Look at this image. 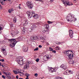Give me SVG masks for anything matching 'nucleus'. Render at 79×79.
I'll use <instances>...</instances> for the list:
<instances>
[{"instance_id":"55","label":"nucleus","mask_w":79,"mask_h":79,"mask_svg":"<svg viewBox=\"0 0 79 79\" xmlns=\"http://www.w3.org/2000/svg\"><path fill=\"white\" fill-rule=\"evenodd\" d=\"M46 32V30H43V32L45 33V32Z\"/></svg>"},{"instance_id":"37","label":"nucleus","mask_w":79,"mask_h":79,"mask_svg":"<svg viewBox=\"0 0 79 79\" xmlns=\"http://www.w3.org/2000/svg\"><path fill=\"white\" fill-rule=\"evenodd\" d=\"M35 61L36 62H38V61H39V59L37 58L36 60Z\"/></svg>"},{"instance_id":"19","label":"nucleus","mask_w":79,"mask_h":79,"mask_svg":"<svg viewBox=\"0 0 79 79\" xmlns=\"http://www.w3.org/2000/svg\"><path fill=\"white\" fill-rule=\"evenodd\" d=\"M23 68L24 69H26L29 68V65H27V64H26Z\"/></svg>"},{"instance_id":"9","label":"nucleus","mask_w":79,"mask_h":79,"mask_svg":"<svg viewBox=\"0 0 79 79\" xmlns=\"http://www.w3.org/2000/svg\"><path fill=\"white\" fill-rule=\"evenodd\" d=\"M27 4L29 8H30V9H32V8L33 5L31 2H27Z\"/></svg>"},{"instance_id":"26","label":"nucleus","mask_w":79,"mask_h":79,"mask_svg":"<svg viewBox=\"0 0 79 79\" xmlns=\"http://www.w3.org/2000/svg\"><path fill=\"white\" fill-rule=\"evenodd\" d=\"M49 30H46L45 33L46 34H49Z\"/></svg>"},{"instance_id":"50","label":"nucleus","mask_w":79,"mask_h":79,"mask_svg":"<svg viewBox=\"0 0 79 79\" xmlns=\"http://www.w3.org/2000/svg\"><path fill=\"white\" fill-rule=\"evenodd\" d=\"M2 78H3V79H5V77L4 75H2Z\"/></svg>"},{"instance_id":"51","label":"nucleus","mask_w":79,"mask_h":79,"mask_svg":"<svg viewBox=\"0 0 79 79\" xmlns=\"http://www.w3.org/2000/svg\"><path fill=\"white\" fill-rule=\"evenodd\" d=\"M52 52L54 53H56V51L54 50L52 51Z\"/></svg>"},{"instance_id":"52","label":"nucleus","mask_w":79,"mask_h":79,"mask_svg":"<svg viewBox=\"0 0 79 79\" xmlns=\"http://www.w3.org/2000/svg\"><path fill=\"white\" fill-rule=\"evenodd\" d=\"M39 48H42V46L40 45L39 46Z\"/></svg>"},{"instance_id":"58","label":"nucleus","mask_w":79,"mask_h":79,"mask_svg":"<svg viewBox=\"0 0 79 79\" xmlns=\"http://www.w3.org/2000/svg\"><path fill=\"white\" fill-rule=\"evenodd\" d=\"M40 79H44V77H43V78H40Z\"/></svg>"},{"instance_id":"36","label":"nucleus","mask_w":79,"mask_h":79,"mask_svg":"<svg viewBox=\"0 0 79 79\" xmlns=\"http://www.w3.org/2000/svg\"><path fill=\"white\" fill-rule=\"evenodd\" d=\"M61 77H57L55 78V79H60Z\"/></svg>"},{"instance_id":"3","label":"nucleus","mask_w":79,"mask_h":79,"mask_svg":"<svg viewBox=\"0 0 79 79\" xmlns=\"http://www.w3.org/2000/svg\"><path fill=\"white\" fill-rule=\"evenodd\" d=\"M65 53L67 56L69 57V59H73V58L74 57V54L73 51H65Z\"/></svg>"},{"instance_id":"22","label":"nucleus","mask_w":79,"mask_h":79,"mask_svg":"<svg viewBox=\"0 0 79 79\" xmlns=\"http://www.w3.org/2000/svg\"><path fill=\"white\" fill-rule=\"evenodd\" d=\"M14 11V9L13 8L10 9L8 10L9 13H11V11Z\"/></svg>"},{"instance_id":"41","label":"nucleus","mask_w":79,"mask_h":79,"mask_svg":"<svg viewBox=\"0 0 79 79\" xmlns=\"http://www.w3.org/2000/svg\"><path fill=\"white\" fill-rule=\"evenodd\" d=\"M0 61H2V62H4L5 61V60L4 59H1Z\"/></svg>"},{"instance_id":"30","label":"nucleus","mask_w":79,"mask_h":79,"mask_svg":"<svg viewBox=\"0 0 79 79\" xmlns=\"http://www.w3.org/2000/svg\"><path fill=\"white\" fill-rule=\"evenodd\" d=\"M13 21L14 23H16V19L15 18H14L13 19Z\"/></svg>"},{"instance_id":"5","label":"nucleus","mask_w":79,"mask_h":79,"mask_svg":"<svg viewBox=\"0 0 79 79\" xmlns=\"http://www.w3.org/2000/svg\"><path fill=\"white\" fill-rule=\"evenodd\" d=\"M61 1L62 2H63V4H64V5L65 6H66V5L68 6H71L73 5L71 2H69V1H67L66 0H61Z\"/></svg>"},{"instance_id":"44","label":"nucleus","mask_w":79,"mask_h":79,"mask_svg":"<svg viewBox=\"0 0 79 79\" xmlns=\"http://www.w3.org/2000/svg\"><path fill=\"white\" fill-rule=\"evenodd\" d=\"M41 39L43 40H45V38L44 37H41Z\"/></svg>"},{"instance_id":"53","label":"nucleus","mask_w":79,"mask_h":79,"mask_svg":"<svg viewBox=\"0 0 79 79\" xmlns=\"http://www.w3.org/2000/svg\"><path fill=\"white\" fill-rule=\"evenodd\" d=\"M38 39V38L37 36H35V40H37Z\"/></svg>"},{"instance_id":"45","label":"nucleus","mask_w":79,"mask_h":79,"mask_svg":"<svg viewBox=\"0 0 79 79\" xmlns=\"http://www.w3.org/2000/svg\"><path fill=\"white\" fill-rule=\"evenodd\" d=\"M20 6H21V4H19V6L18 7V8H19V9H21Z\"/></svg>"},{"instance_id":"57","label":"nucleus","mask_w":79,"mask_h":79,"mask_svg":"<svg viewBox=\"0 0 79 79\" xmlns=\"http://www.w3.org/2000/svg\"><path fill=\"white\" fill-rule=\"evenodd\" d=\"M2 27H0V31H1V30H2Z\"/></svg>"},{"instance_id":"16","label":"nucleus","mask_w":79,"mask_h":79,"mask_svg":"<svg viewBox=\"0 0 79 79\" xmlns=\"http://www.w3.org/2000/svg\"><path fill=\"white\" fill-rule=\"evenodd\" d=\"M19 58L20 59V60H21V61H22L23 63H24L26 61V59H23L21 57H19Z\"/></svg>"},{"instance_id":"39","label":"nucleus","mask_w":79,"mask_h":79,"mask_svg":"<svg viewBox=\"0 0 79 79\" xmlns=\"http://www.w3.org/2000/svg\"><path fill=\"white\" fill-rule=\"evenodd\" d=\"M5 51H5V49H2V52H5Z\"/></svg>"},{"instance_id":"38","label":"nucleus","mask_w":79,"mask_h":79,"mask_svg":"<svg viewBox=\"0 0 79 79\" xmlns=\"http://www.w3.org/2000/svg\"><path fill=\"white\" fill-rule=\"evenodd\" d=\"M35 1H38V2H44L43 0H35Z\"/></svg>"},{"instance_id":"14","label":"nucleus","mask_w":79,"mask_h":79,"mask_svg":"<svg viewBox=\"0 0 79 79\" xmlns=\"http://www.w3.org/2000/svg\"><path fill=\"white\" fill-rule=\"evenodd\" d=\"M69 35L71 38H73V31L72 30H70L69 31Z\"/></svg>"},{"instance_id":"47","label":"nucleus","mask_w":79,"mask_h":79,"mask_svg":"<svg viewBox=\"0 0 79 79\" xmlns=\"http://www.w3.org/2000/svg\"><path fill=\"white\" fill-rule=\"evenodd\" d=\"M60 44H61V43L60 42H58L56 43V44H58V45H60Z\"/></svg>"},{"instance_id":"63","label":"nucleus","mask_w":79,"mask_h":79,"mask_svg":"<svg viewBox=\"0 0 79 79\" xmlns=\"http://www.w3.org/2000/svg\"><path fill=\"white\" fill-rule=\"evenodd\" d=\"M4 2H5L6 1V0H3Z\"/></svg>"},{"instance_id":"42","label":"nucleus","mask_w":79,"mask_h":79,"mask_svg":"<svg viewBox=\"0 0 79 79\" xmlns=\"http://www.w3.org/2000/svg\"><path fill=\"white\" fill-rule=\"evenodd\" d=\"M11 27H13V24L12 23H11L10 24Z\"/></svg>"},{"instance_id":"27","label":"nucleus","mask_w":79,"mask_h":79,"mask_svg":"<svg viewBox=\"0 0 79 79\" xmlns=\"http://www.w3.org/2000/svg\"><path fill=\"white\" fill-rule=\"evenodd\" d=\"M25 76H26L27 77H29V76H30V75H29V74L27 73H25Z\"/></svg>"},{"instance_id":"7","label":"nucleus","mask_w":79,"mask_h":79,"mask_svg":"<svg viewBox=\"0 0 79 79\" xmlns=\"http://www.w3.org/2000/svg\"><path fill=\"white\" fill-rule=\"evenodd\" d=\"M49 69H50L49 71L51 73H53L54 72H56V70L58 69V67H57L54 69H53L52 67H49Z\"/></svg>"},{"instance_id":"11","label":"nucleus","mask_w":79,"mask_h":79,"mask_svg":"<svg viewBox=\"0 0 79 79\" xmlns=\"http://www.w3.org/2000/svg\"><path fill=\"white\" fill-rule=\"evenodd\" d=\"M64 74H73V72H71V70H67L64 73Z\"/></svg>"},{"instance_id":"20","label":"nucleus","mask_w":79,"mask_h":79,"mask_svg":"<svg viewBox=\"0 0 79 79\" xmlns=\"http://www.w3.org/2000/svg\"><path fill=\"white\" fill-rule=\"evenodd\" d=\"M24 23L23 24V26H26L28 22L27 21H26L24 22Z\"/></svg>"},{"instance_id":"33","label":"nucleus","mask_w":79,"mask_h":79,"mask_svg":"<svg viewBox=\"0 0 79 79\" xmlns=\"http://www.w3.org/2000/svg\"><path fill=\"white\" fill-rule=\"evenodd\" d=\"M0 3L2 5H4V3L3 2V1H0Z\"/></svg>"},{"instance_id":"29","label":"nucleus","mask_w":79,"mask_h":79,"mask_svg":"<svg viewBox=\"0 0 79 79\" xmlns=\"http://www.w3.org/2000/svg\"><path fill=\"white\" fill-rule=\"evenodd\" d=\"M13 72H14V73L15 74H18V72L16 71L13 70Z\"/></svg>"},{"instance_id":"15","label":"nucleus","mask_w":79,"mask_h":79,"mask_svg":"<svg viewBox=\"0 0 79 79\" xmlns=\"http://www.w3.org/2000/svg\"><path fill=\"white\" fill-rule=\"evenodd\" d=\"M60 68H63V69H64V70H66V69H68V68H67V66L63 64H62L61 65H60Z\"/></svg>"},{"instance_id":"34","label":"nucleus","mask_w":79,"mask_h":79,"mask_svg":"<svg viewBox=\"0 0 79 79\" xmlns=\"http://www.w3.org/2000/svg\"><path fill=\"white\" fill-rule=\"evenodd\" d=\"M39 50V48H36L34 49V51H37Z\"/></svg>"},{"instance_id":"28","label":"nucleus","mask_w":79,"mask_h":79,"mask_svg":"<svg viewBox=\"0 0 79 79\" xmlns=\"http://www.w3.org/2000/svg\"><path fill=\"white\" fill-rule=\"evenodd\" d=\"M49 51H50V52H52V51H53V49L50 48V47H49Z\"/></svg>"},{"instance_id":"12","label":"nucleus","mask_w":79,"mask_h":79,"mask_svg":"<svg viewBox=\"0 0 79 79\" xmlns=\"http://www.w3.org/2000/svg\"><path fill=\"white\" fill-rule=\"evenodd\" d=\"M23 52H27L28 51V47L27 46H24L23 48Z\"/></svg>"},{"instance_id":"62","label":"nucleus","mask_w":79,"mask_h":79,"mask_svg":"<svg viewBox=\"0 0 79 79\" xmlns=\"http://www.w3.org/2000/svg\"><path fill=\"white\" fill-rule=\"evenodd\" d=\"M1 33H2V31L0 30V34H1Z\"/></svg>"},{"instance_id":"21","label":"nucleus","mask_w":79,"mask_h":79,"mask_svg":"<svg viewBox=\"0 0 79 79\" xmlns=\"http://www.w3.org/2000/svg\"><path fill=\"white\" fill-rule=\"evenodd\" d=\"M47 59H50L51 57H52V56L50 55H48V56H46L45 57Z\"/></svg>"},{"instance_id":"4","label":"nucleus","mask_w":79,"mask_h":79,"mask_svg":"<svg viewBox=\"0 0 79 79\" xmlns=\"http://www.w3.org/2000/svg\"><path fill=\"white\" fill-rule=\"evenodd\" d=\"M9 41H10L11 42H12V44H10V47L11 48H13V47H14L15 46V45L16 44V43L18 42L16 41L15 39H12L9 40Z\"/></svg>"},{"instance_id":"56","label":"nucleus","mask_w":79,"mask_h":79,"mask_svg":"<svg viewBox=\"0 0 79 79\" xmlns=\"http://www.w3.org/2000/svg\"><path fill=\"white\" fill-rule=\"evenodd\" d=\"M0 9L2 8V6L0 4Z\"/></svg>"},{"instance_id":"10","label":"nucleus","mask_w":79,"mask_h":79,"mask_svg":"<svg viewBox=\"0 0 79 79\" xmlns=\"http://www.w3.org/2000/svg\"><path fill=\"white\" fill-rule=\"evenodd\" d=\"M18 33H19V31H15V32H12L11 34V35H12V37H15V35H16V34H18Z\"/></svg>"},{"instance_id":"59","label":"nucleus","mask_w":79,"mask_h":79,"mask_svg":"<svg viewBox=\"0 0 79 79\" xmlns=\"http://www.w3.org/2000/svg\"><path fill=\"white\" fill-rule=\"evenodd\" d=\"M77 78L78 79H79V75L77 76Z\"/></svg>"},{"instance_id":"40","label":"nucleus","mask_w":79,"mask_h":79,"mask_svg":"<svg viewBox=\"0 0 79 79\" xmlns=\"http://www.w3.org/2000/svg\"><path fill=\"white\" fill-rule=\"evenodd\" d=\"M23 32H24L26 31V29H25V28L23 27Z\"/></svg>"},{"instance_id":"35","label":"nucleus","mask_w":79,"mask_h":79,"mask_svg":"<svg viewBox=\"0 0 79 79\" xmlns=\"http://www.w3.org/2000/svg\"><path fill=\"white\" fill-rule=\"evenodd\" d=\"M35 36L34 37V36H33V39H31V40H35Z\"/></svg>"},{"instance_id":"8","label":"nucleus","mask_w":79,"mask_h":79,"mask_svg":"<svg viewBox=\"0 0 79 79\" xmlns=\"http://www.w3.org/2000/svg\"><path fill=\"white\" fill-rule=\"evenodd\" d=\"M30 26L31 29L32 31V30H34V29L37 28V27L38 26L35 23H32V24H31Z\"/></svg>"},{"instance_id":"46","label":"nucleus","mask_w":79,"mask_h":79,"mask_svg":"<svg viewBox=\"0 0 79 79\" xmlns=\"http://www.w3.org/2000/svg\"><path fill=\"white\" fill-rule=\"evenodd\" d=\"M48 28H49V27H45L46 29H47L46 30L49 31V29H48Z\"/></svg>"},{"instance_id":"24","label":"nucleus","mask_w":79,"mask_h":79,"mask_svg":"<svg viewBox=\"0 0 79 79\" xmlns=\"http://www.w3.org/2000/svg\"><path fill=\"white\" fill-rule=\"evenodd\" d=\"M31 63V62L29 61H28L26 62V64H27V65H29Z\"/></svg>"},{"instance_id":"43","label":"nucleus","mask_w":79,"mask_h":79,"mask_svg":"<svg viewBox=\"0 0 79 79\" xmlns=\"http://www.w3.org/2000/svg\"><path fill=\"white\" fill-rule=\"evenodd\" d=\"M37 76H38V74H37V73H36L35 74V77H37Z\"/></svg>"},{"instance_id":"48","label":"nucleus","mask_w":79,"mask_h":79,"mask_svg":"<svg viewBox=\"0 0 79 79\" xmlns=\"http://www.w3.org/2000/svg\"><path fill=\"white\" fill-rule=\"evenodd\" d=\"M14 56L13 55H11L10 56V58H12V57H13Z\"/></svg>"},{"instance_id":"54","label":"nucleus","mask_w":79,"mask_h":79,"mask_svg":"<svg viewBox=\"0 0 79 79\" xmlns=\"http://www.w3.org/2000/svg\"><path fill=\"white\" fill-rule=\"evenodd\" d=\"M16 79H19V77H18V76H16Z\"/></svg>"},{"instance_id":"13","label":"nucleus","mask_w":79,"mask_h":79,"mask_svg":"<svg viewBox=\"0 0 79 79\" xmlns=\"http://www.w3.org/2000/svg\"><path fill=\"white\" fill-rule=\"evenodd\" d=\"M26 72H27L26 71H23V70L19 69L18 71V73L19 74H20V73L21 74H23V75H24V74H25L24 73H26Z\"/></svg>"},{"instance_id":"6","label":"nucleus","mask_w":79,"mask_h":79,"mask_svg":"<svg viewBox=\"0 0 79 79\" xmlns=\"http://www.w3.org/2000/svg\"><path fill=\"white\" fill-rule=\"evenodd\" d=\"M16 61L18 64H20V65H23L24 64V63H23V61L20 60V58L19 57L16 59Z\"/></svg>"},{"instance_id":"32","label":"nucleus","mask_w":79,"mask_h":79,"mask_svg":"<svg viewBox=\"0 0 79 79\" xmlns=\"http://www.w3.org/2000/svg\"><path fill=\"white\" fill-rule=\"evenodd\" d=\"M6 77L8 79H11V78L10 76H7V77Z\"/></svg>"},{"instance_id":"64","label":"nucleus","mask_w":79,"mask_h":79,"mask_svg":"<svg viewBox=\"0 0 79 79\" xmlns=\"http://www.w3.org/2000/svg\"><path fill=\"white\" fill-rule=\"evenodd\" d=\"M0 75H2V73H0Z\"/></svg>"},{"instance_id":"18","label":"nucleus","mask_w":79,"mask_h":79,"mask_svg":"<svg viewBox=\"0 0 79 79\" xmlns=\"http://www.w3.org/2000/svg\"><path fill=\"white\" fill-rule=\"evenodd\" d=\"M55 49L57 51H59L60 50V48L59 47V46H57L55 48Z\"/></svg>"},{"instance_id":"17","label":"nucleus","mask_w":79,"mask_h":79,"mask_svg":"<svg viewBox=\"0 0 79 79\" xmlns=\"http://www.w3.org/2000/svg\"><path fill=\"white\" fill-rule=\"evenodd\" d=\"M4 74H5L6 77L8 76H11V74L10 72L4 73Z\"/></svg>"},{"instance_id":"2","label":"nucleus","mask_w":79,"mask_h":79,"mask_svg":"<svg viewBox=\"0 0 79 79\" xmlns=\"http://www.w3.org/2000/svg\"><path fill=\"white\" fill-rule=\"evenodd\" d=\"M27 13L28 14V16L29 18H31V17L33 16V17L35 18V19H37L39 16L37 14H35L34 13V11H29L27 12Z\"/></svg>"},{"instance_id":"31","label":"nucleus","mask_w":79,"mask_h":79,"mask_svg":"<svg viewBox=\"0 0 79 79\" xmlns=\"http://www.w3.org/2000/svg\"><path fill=\"white\" fill-rule=\"evenodd\" d=\"M47 22L48 23V24H52L53 23V22H51L49 21H48Z\"/></svg>"},{"instance_id":"60","label":"nucleus","mask_w":79,"mask_h":79,"mask_svg":"<svg viewBox=\"0 0 79 79\" xmlns=\"http://www.w3.org/2000/svg\"><path fill=\"white\" fill-rule=\"evenodd\" d=\"M26 79H29V77H27Z\"/></svg>"},{"instance_id":"1","label":"nucleus","mask_w":79,"mask_h":79,"mask_svg":"<svg viewBox=\"0 0 79 79\" xmlns=\"http://www.w3.org/2000/svg\"><path fill=\"white\" fill-rule=\"evenodd\" d=\"M66 19L68 22L70 21V23L73 21H76V18H74V15L73 14H69L66 16Z\"/></svg>"},{"instance_id":"61","label":"nucleus","mask_w":79,"mask_h":79,"mask_svg":"<svg viewBox=\"0 0 79 79\" xmlns=\"http://www.w3.org/2000/svg\"><path fill=\"white\" fill-rule=\"evenodd\" d=\"M50 2H53V0H50Z\"/></svg>"},{"instance_id":"23","label":"nucleus","mask_w":79,"mask_h":79,"mask_svg":"<svg viewBox=\"0 0 79 79\" xmlns=\"http://www.w3.org/2000/svg\"><path fill=\"white\" fill-rule=\"evenodd\" d=\"M69 64H73L74 62L73 60L69 61Z\"/></svg>"},{"instance_id":"25","label":"nucleus","mask_w":79,"mask_h":79,"mask_svg":"<svg viewBox=\"0 0 79 79\" xmlns=\"http://www.w3.org/2000/svg\"><path fill=\"white\" fill-rule=\"evenodd\" d=\"M3 53L4 55H5V56H6L7 54L6 53V51H4V52H3Z\"/></svg>"},{"instance_id":"49","label":"nucleus","mask_w":79,"mask_h":79,"mask_svg":"<svg viewBox=\"0 0 79 79\" xmlns=\"http://www.w3.org/2000/svg\"><path fill=\"white\" fill-rule=\"evenodd\" d=\"M46 27H49V25H46Z\"/></svg>"}]
</instances>
